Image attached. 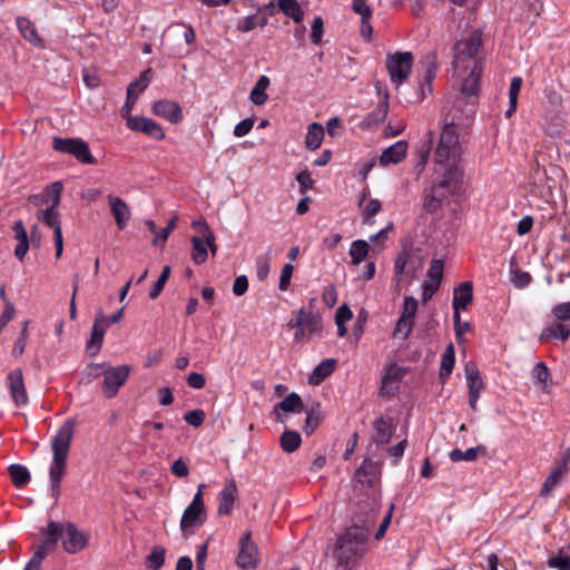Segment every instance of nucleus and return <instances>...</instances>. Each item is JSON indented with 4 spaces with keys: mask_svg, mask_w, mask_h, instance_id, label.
I'll list each match as a JSON object with an SVG mask.
<instances>
[{
    "mask_svg": "<svg viewBox=\"0 0 570 570\" xmlns=\"http://www.w3.org/2000/svg\"><path fill=\"white\" fill-rule=\"evenodd\" d=\"M42 534L48 538L37 548L23 570H40L42 561L48 553V547L56 546L58 540L61 541L63 550L69 554L82 551L89 543V535L71 522L59 523L50 521L47 529L42 531Z\"/></svg>",
    "mask_w": 570,
    "mask_h": 570,
    "instance_id": "obj_1",
    "label": "nucleus"
},
{
    "mask_svg": "<svg viewBox=\"0 0 570 570\" xmlns=\"http://www.w3.org/2000/svg\"><path fill=\"white\" fill-rule=\"evenodd\" d=\"M482 45L481 33L472 32L455 46V57L453 61L454 73L463 78L469 71L462 83V92L465 96H472L476 92L481 76V61L476 53Z\"/></svg>",
    "mask_w": 570,
    "mask_h": 570,
    "instance_id": "obj_2",
    "label": "nucleus"
},
{
    "mask_svg": "<svg viewBox=\"0 0 570 570\" xmlns=\"http://www.w3.org/2000/svg\"><path fill=\"white\" fill-rule=\"evenodd\" d=\"M76 421L66 420L51 440L52 461L49 468L50 495L55 501L60 495V482L66 472L68 452L75 434Z\"/></svg>",
    "mask_w": 570,
    "mask_h": 570,
    "instance_id": "obj_3",
    "label": "nucleus"
},
{
    "mask_svg": "<svg viewBox=\"0 0 570 570\" xmlns=\"http://www.w3.org/2000/svg\"><path fill=\"white\" fill-rule=\"evenodd\" d=\"M367 538L368 529L358 525H352L341 534L333 549L337 567L353 569L366 552Z\"/></svg>",
    "mask_w": 570,
    "mask_h": 570,
    "instance_id": "obj_4",
    "label": "nucleus"
},
{
    "mask_svg": "<svg viewBox=\"0 0 570 570\" xmlns=\"http://www.w3.org/2000/svg\"><path fill=\"white\" fill-rule=\"evenodd\" d=\"M462 156V147L459 140V129L453 124L444 125L439 144L434 151V163L443 174L462 178L459 167Z\"/></svg>",
    "mask_w": 570,
    "mask_h": 570,
    "instance_id": "obj_5",
    "label": "nucleus"
},
{
    "mask_svg": "<svg viewBox=\"0 0 570 570\" xmlns=\"http://www.w3.org/2000/svg\"><path fill=\"white\" fill-rule=\"evenodd\" d=\"M462 178L443 174L439 184L432 185L424 190L423 208L429 213H434L448 203L449 198L458 194L461 189Z\"/></svg>",
    "mask_w": 570,
    "mask_h": 570,
    "instance_id": "obj_6",
    "label": "nucleus"
},
{
    "mask_svg": "<svg viewBox=\"0 0 570 570\" xmlns=\"http://www.w3.org/2000/svg\"><path fill=\"white\" fill-rule=\"evenodd\" d=\"M414 57L410 51L395 52L387 55L386 68L391 82L397 88L410 76L413 67Z\"/></svg>",
    "mask_w": 570,
    "mask_h": 570,
    "instance_id": "obj_7",
    "label": "nucleus"
},
{
    "mask_svg": "<svg viewBox=\"0 0 570 570\" xmlns=\"http://www.w3.org/2000/svg\"><path fill=\"white\" fill-rule=\"evenodd\" d=\"M131 372V367L127 364L118 366H106L104 370V381L101 390L106 397H115L120 387L126 383Z\"/></svg>",
    "mask_w": 570,
    "mask_h": 570,
    "instance_id": "obj_8",
    "label": "nucleus"
},
{
    "mask_svg": "<svg viewBox=\"0 0 570 570\" xmlns=\"http://www.w3.org/2000/svg\"><path fill=\"white\" fill-rule=\"evenodd\" d=\"M53 149L75 156L82 164H95L96 159L91 155L89 146L77 138H55Z\"/></svg>",
    "mask_w": 570,
    "mask_h": 570,
    "instance_id": "obj_9",
    "label": "nucleus"
},
{
    "mask_svg": "<svg viewBox=\"0 0 570 570\" xmlns=\"http://www.w3.org/2000/svg\"><path fill=\"white\" fill-rule=\"evenodd\" d=\"M421 63L423 69V78L419 82L417 92L412 99V102H421L432 94V83L438 70L436 56L433 52L426 55Z\"/></svg>",
    "mask_w": 570,
    "mask_h": 570,
    "instance_id": "obj_10",
    "label": "nucleus"
},
{
    "mask_svg": "<svg viewBox=\"0 0 570 570\" xmlns=\"http://www.w3.org/2000/svg\"><path fill=\"white\" fill-rule=\"evenodd\" d=\"M58 207L48 206L45 209H39L37 212V218L39 222H42L45 225L53 229V242L56 247V257L59 258L63 252V238L61 224L59 218Z\"/></svg>",
    "mask_w": 570,
    "mask_h": 570,
    "instance_id": "obj_11",
    "label": "nucleus"
},
{
    "mask_svg": "<svg viewBox=\"0 0 570 570\" xmlns=\"http://www.w3.org/2000/svg\"><path fill=\"white\" fill-rule=\"evenodd\" d=\"M206 520V510L204 504V499L200 493H195L191 502L185 509L181 520H180V529L181 531H186L187 529L199 527Z\"/></svg>",
    "mask_w": 570,
    "mask_h": 570,
    "instance_id": "obj_12",
    "label": "nucleus"
},
{
    "mask_svg": "<svg viewBox=\"0 0 570 570\" xmlns=\"http://www.w3.org/2000/svg\"><path fill=\"white\" fill-rule=\"evenodd\" d=\"M107 328H108V316H106L102 313V311H99L96 314V317H95V321L92 324L91 335L86 345L87 352L91 356L97 355L99 353V351L101 350Z\"/></svg>",
    "mask_w": 570,
    "mask_h": 570,
    "instance_id": "obj_13",
    "label": "nucleus"
},
{
    "mask_svg": "<svg viewBox=\"0 0 570 570\" xmlns=\"http://www.w3.org/2000/svg\"><path fill=\"white\" fill-rule=\"evenodd\" d=\"M258 563V549L252 540L250 532H246L239 539V552L237 564L242 569H253Z\"/></svg>",
    "mask_w": 570,
    "mask_h": 570,
    "instance_id": "obj_14",
    "label": "nucleus"
},
{
    "mask_svg": "<svg viewBox=\"0 0 570 570\" xmlns=\"http://www.w3.org/2000/svg\"><path fill=\"white\" fill-rule=\"evenodd\" d=\"M465 377L466 384L469 389V404L472 410H478V401L480 394L484 387L483 381L480 376L479 370L473 363H468L465 365Z\"/></svg>",
    "mask_w": 570,
    "mask_h": 570,
    "instance_id": "obj_15",
    "label": "nucleus"
},
{
    "mask_svg": "<svg viewBox=\"0 0 570 570\" xmlns=\"http://www.w3.org/2000/svg\"><path fill=\"white\" fill-rule=\"evenodd\" d=\"M7 384L14 404L17 406L26 405L28 403V394L24 386L23 374L20 368L12 370L8 373Z\"/></svg>",
    "mask_w": 570,
    "mask_h": 570,
    "instance_id": "obj_16",
    "label": "nucleus"
},
{
    "mask_svg": "<svg viewBox=\"0 0 570 570\" xmlns=\"http://www.w3.org/2000/svg\"><path fill=\"white\" fill-rule=\"evenodd\" d=\"M107 200L118 229H125L131 218V212L128 204L119 196L112 194L107 196Z\"/></svg>",
    "mask_w": 570,
    "mask_h": 570,
    "instance_id": "obj_17",
    "label": "nucleus"
},
{
    "mask_svg": "<svg viewBox=\"0 0 570 570\" xmlns=\"http://www.w3.org/2000/svg\"><path fill=\"white\" fill-rule=\"evenodd\" d=\"M151 111L159 117L165 118L170 124H178L183 118L180 106L173 100H157L151 106Z\"/></svg>",
    "mask_w": 570,
    "mask_h": 570,
    "instance_id": "obj_18",
    "label": "nucleus"
},
{
    "mask_svg": "<svg viewBox=\"0 0 570 570\" xmlns=\"http://www.w3.org/2000/svg\"><path fill=\"white\" fill-rule=\"evenodd\" d=\"M193 252L191 259L195 264H203L208 257L207 249L209 248L213 255L217 253V245L215 243V236H212V240L207 239V236H194L191 238Z\"/></svg>",
    "mask_w": 570,
    "mask_h": 570,
    "instance_id": "obj_19",
    "label": "nucleus"
},
{
    "mask_svg": "<svg viewBox=\"0 0 570 570\" xmlns=\"http://www.w3.org/2000/svg\"><path fill=\"white\" fill-rule=\"evenodd\" d=\"M237 495V485L233 479L226 480L224 488L218 493V513L227 515L233 511Z\"/></svg>",
    "mask_w": 570,
    "mask_h": 570,
    "instance_id": "obj_20",
    "label": "nucleus"
},
{
    "mask_svg": "<svg viewBox=\"0 0 570 570\" xmlns=\"http://www.w3.org/2000/svg\"><path fill=\"white\" fill-rule=\"evenodd\" d=\"M409 144L405 140H399L392 146L383 150L380 156V165L386 166L390 164H397L406 156Z\"/></svg>",
    "mask_w": 570,
    "mask_h": 570,
    "instance_id": "obj_21",
    "label": "nucleus"
},
{
    "mask_svg": "<svg viewBox=\"0 0 570 570\" xmlns=\"http://www.w3.org/2000/svg\"><path fill=\"white\" fill-rule=\"evenodd\" d=\"M389 114V92L385 90L383 94V99L377 104L375 109L370 112L366 118L363 120L362 125L365 128L376 127L380 124L384 122Z\"/></svg>",
    "mask_w": 570,
    "mask_h": 570,
    "instance_id": "obj_22",
    "label": "nucleus"
},
{
    "mask_svg": "<svg viewBox=\"0 0 570 570\" xmlns=\"http://www.w3.org/2000/svg\"><path fill=\"white\" fill-rule=\"evenodd\" d=\"M14 232V238L18 242L14 248V256L22 262L29 249V238L26 227L21 220L14 223L12 227Z\"/></svg>",
    "mask_w": 570,
    "mask_h": 570,
    "instance_id": "obj_23",
    "label": "nucleus"
},
{
    "mask_svg": "<svg viewBox=\"0 0 570 570\" xmlns=\"http://www.w3.org/2000/svg\"><path fill=\"white\" fill-rule=\"evenodd\" d=\"M303 410V402L301 396L297 393L288 394L282 402H279L275 407L274 412L277 416V420H281L279 412L284 413H301Z\"/></svg>",
    "mask_w": 570,
    "mask_h": 570,
    "instance_id": "obj_24",
    "label": "nucleus"
},
{
    "mask_svg": "<svg viewBox=\"0 0 570 570\" xmlns=\"http://www.w3.org/2000/svg\"><path fill=\"white\" fill-rule=\"evenodd\" d=\"M317 323L318 322L312 312L306 311L305 308H301L298 311L295 324L291 322L288 325L297 326L299 328V332H302V334H306V333H313L314 331H316Z\"/></svg>",
    "mask_w": 570,
    "mask_h": 570,
    "instance_id": "obj_25",
    "label": "nucleus"
},
{
    "mask_svg": "<svg viewBox=\"0 0 570 570\" xmlns=\"http://www.w3.org/2000/svg\"><path fill=\"white\" fill-rule=\"evenodd\" d=\"M472 284L470 282H463L454 291L453 295V309H464L471 303Z\"/></svg>",
    "mask_w": 570,
    "mask_h": 570,
    "instance_id": "obj_26",
    "label": "nucleus"
},
{
    "mask_svg": "<svg viewBox=\"0 0 570 570\" xmlns=\"http://www.w3.org/2000/svg\"><path fill=\"white\" fill-rule=\"evenodd\" d=\"M324 139V127L318 122H312L307 126L305 136V147L308 150H316L321 147Z\"/></svg>",
    "mask_w": 570,
    "mask_h": 570,
    "instance_id": "obj_27",
    "label": "nucleus"
},
{
    "mask_svg": "<svg viewBox=\"0 0 570 570\" xmlns=\"http://www.w3.org/2000/svg\"><path fill=\"white\" fill-rule=\"evenodd\" d=\"M334 358H326L322 361L311 373L308 382L313 385L321 384L327 376L332 374L335 367Z\"/></svg>",
    "mask_w": 570,
    "mask_h": 570,
    "instance_id": "obj_28",
    "label": "nucleus"
},
{
    "mask_svg": "<svg viewBox=\"0 0 570 570\" xmlns=\"http://www.w3.org/2000/svg\"><path fill=\"white\" fill-rule=\"evenodd\" d=\"M568 470L569 468L566 462L557 466L546 479L541 490V495H549L552 490L560 483L562 478L567 474Z\"/></svg>",
    "mask_w": 570,
    "mask_h": 570,
    "instance_id": "obj_29",
    "label": "nucleus"
},
{
    "mask_svg": "<svg viewBox=\"0 0 570 570\" xmlns=\"http://www.w3.org/2000/svg\"><path fill=\"white\" fill-rule=\"evenodd\" d=\"M17 26L22 37L35 46H41L42 39L37 32L35 24L27 18H17Z\"/></svg>",
    "mask_w": 570,
    "mask_h": 570,
    "instance_id": "obj_30",
    "label": "nucleus"
},
{
    "mask_svg": "<svg viewBox=\"0 0 570 570\" xmlns=\"http://www.w3.org/2000/svg\"><path fill=\"white\" fill-rule=\"evenodd\" d=\"M379 474V468L370 459L364 460L363 464L356 470L355 476L360 483L371 484Z\"/></svg>",
    "mask_w": 570,
    "mask_h": 570,
    "instance_id": "obj_31",
    "label": "nucleus"
},
{
    "mask_svg": "<svg viewBox=\"0 0 570 570\" xmlns=\"http://www.w3.org/2000/svg\"><path fill=\"white\" fill-rule=\"evenodd\" d=\"M269 83L271 81L267 76H261L258 78L249 95V99L254 105L262 106L267 101L268 96L266 94V89Z\"/></svg>",
    "mask_w": 570,
    "mask_h": 570,
    "instance_id": "obj_32",
    "label": "nucleus"
},
{
    "mask_svg": "<svg viewBox=\"0 0 570 570\" xmlns=\"http://www.w3.org/2000/svg\"><path fill=\"white\" fill-rule=\"evenodd\" d=\"M531 376L542 391L550 390L551 376L546 363L538 362L531 371Z\"/></svg>",
    "mask_w": 570,
    "mask_h": 570,
    "instance_id": "obj_33",
    "label": "nucleus"
},
{
    "mask_svg": "<svg viewBox=\"0 0 570 570\" xmlns=\"http://www.w3.org/2000/svg\"><path fill=\"white\" fill-rule=\"evenodd\" d=\"M277 4L282 12L295 22L303 20L304 11L296 0H277Z\"/></svg>",
    "mask_w": 570,
    "mask_h": 570,
    "instance_id": "obj_34",
    "label": "nucleus"
},
{
    "mask_svg": "<svg viewBox=\"0 0 570 570\" xmlns=\"http://www.w3.org/2000/svg\"><path fill=\"white\" fill-rule=\"evenodd\" d=\"M402 368L395 364H391L386 367L384 376L382 379V391L389 392L394 389V385L402 379Z\"/></svg>",
    "mask_w": 570,
    "mask_h": 570,
    "instance_id": "obj_35",
    "label": "nucleus"
},
{
    "mask_svg": "<svg viewBox=\"0 0 570 570\" xmlns=\"http://www.w3.org/2000/svg\"><path fill=\"white\" fill-rule=\"evenodd\" d=\"M428 276L431 282L425 285V289H430L433 293L439 288L443 276V262L441 259H434L431 263Z\"/></svg>",
    "mask_w": 570,
    "mask_h": 570,
    "instance_id": "obj_36",
    "label": "nucleus"
},
{
    "mask_svg": "<svg viewBox=\"0 0 570 570\" xmlns=\"http://www.w3.org/2000/svg\"><path fill=\"white\" fill-rule=\"evenodd\" d=\"M373 430V439L377 444H385L390 441L392 428L389 422L383 419H377L374 422Z\"/></svg>",
    "mask_w": 570,
    "mask_h": 570,
    "instance_id": "obj_37",
    "label": "nucleus"
},
{
    "mask_svg": "<svg viewBox=\"0 0 570 570\" xmlns=\"http://www.w3.org/2000/svg\"><path fill=\"white\" fill-rule=\"evenodd\" d=\"M522 78L513 77L511 79L510 88H509V108L505 111V117L510 118L517 109L518 97L522 87Z\"/></svg>",
    "mask_w": 570,
    "mask_h": 570,
    "instance_id": "obj_38",
    "label": "nucleus"
},
{
    "mask_svg": "<svg viewBox=\"0 0 570 570\" xmlns=\"http://www.w3.org/2000/svg\"><path fill=\"white\" fill-rule=\"evenodd\" d=\"M370 246L367 242L363 239L354 240L350 247L351 263L353 265L361 264L367 256Z\"/></svg>",
    "mask_w": 570,
    "mask_h": 570,
    "instance_id": "obj_39",
    "label": "nucleus"
},
{
    "mask_svg": "<svg viewBox=\"0 0 570 570\" xmlns=\"http://www.w3.org/2000/svg\"><path fill=\"white\" fill-rule=\"evenodd\" d=\"M302 443L301 434L296 431H285L281 436V448L287 453L295 452Z\"/></svg>",
    "mask_w": 570,
    "mask_h": 570,
    "instance_id": "obj_40",
    "label": "nucleus"
},
{
    "mask_svg": "<svg viewBox=\"0 0 570 570\" xmlns=\"http://www.w3.org/2000/svg\"><path fill=\"white\" fill-rule=\"evenodd\" d=\"M454 362H455L454 347L452 344H450L445 348V351L442 355V360H441L440 377L443 381L446 380L451 375L453 366H454Z\"/></svg>",
    "mask_w": 570,
    "mask_h": 570,
    "instance_id": "obj_41",
    "label": "nucleus"
},
{
    "mask_svg": "<svg viewBox=\"0 0 570 570\" xmlns=\"http://www.w3.org/2000/svg\"><path fill=\"white\" fill-rule=\"evenodd\" d=\"M149 73H150V70L147 69L145 71H142L139 76L138 79H136L135 81H132L128 89H127V94L129 96V98H134V99H137L138 96L145 91V89L148 87L149 85Z\"/></svg>",
    "mask_w": 570,
    "mask_h": 570,
    "instance_id": "obj_42",
    "label": "nucleus"
},
{
    "mask_svg": "<svg viewBox=\"0 0 570 570\" xmlns=\"http://www.w3.org/2000/svg\"><path fill=\"white\" fill-rule=\"evenodd\" d=\"M11 480L16 487L26 485L30 480L29 470L21 464H12L9 466Z\"/></svg>",
    "mask_w": 570,
    "mask_h": 570,
    "instance_id": "obj_43",
    "label": "nucleus"
},
{
    "mask_svg": "<svg viewBox=\"0 0 570 570\" xmlns=\"http://www.w3.org/2000/svg\"><path fill=\"white\" fill-rule=\"evenodd\" d=\"M62 184L55 181L43 190V197L49 206L58 207L61 199Z\"/></svg>",
    "mask_w": 570,
    "mask_h": 570,
    "instance_id": "obj_44",
    "label": "nucleus"
},
{
    "mask_svg": "<svg viewBox=\"0 0 570 570\" xmlns=\"http://www.w3.org/2000/svg\"><path fill=\"white\" fill-rule=\"evenodd\" d=\"M480 448H470L465 451L454 449L450 452V459L453 462L466 461L472 462L478 459Z\"/></svg>",
    "mask_w": 570,
    "mask_h": 570,
    "instance_id": "obj_45",
    "label": "nucleus"
},
{
    "mask_svg": "<svg viewBox=\"0 0 570 570\" xmlns=\"http://www.w3.org/2000/svg\"><path fill=\"white\" fill-rule=\"evenodd\" d=\"M165 549L163 547H155L147 558V566L153 570H159L165 562Z\"/></svg>",
    "mask_w": 570,
    "mask_h": 570,
    "instance_id": "obj_46",
    "label": "nucleus"
},
{
    "mask_svg": "<svg viewBox=\"0 0 570 570\" xmlns=\"http://www.w3.org/2000/svg\"><path fill=\"white\" fill-rule=\"evenodd\" d=\"M511 283L518 288H524L531 283V275L528 272H523L518 267L511 268Z\"/></svg>",
    "mask_w": 570,
    "mask_h": 570,
    "instance_id": "obj_47",
    "label": "nucleus"
},
{
    "mask_svg": "<svg viewBox=\"0 0 570 570\" xmlns=\"http://www.w3.org/2000/svg\"><path fill=\"white\" fill-rule=\"evenodd\" d=\"M546 335L561 341H567L570 336V327L562 323H556L546 330Z\"/></svg>",
    "mask_w": 570,
    "mask_h": 570,
    "instance_id": "obj_48",
    "label": "nucleus"
},
{
    "mask_svg": "<svg viewBox=\"0 0 570 570\" xmlns=\"http://www.w3.org/2000/svg\"><path fill=\"white\" fill-rule=\"evenodd\" d=\"M140 132L156 140H163L165 138V131L161 126L150 118H148L147 124L140 128Z\"/></svg>",
    "mask_w": 570,
    "mask_h": 570,
    "instance_id": "obj_49",
    "label": "nucleus"
},
{
    "mask_svg": "<svg viewBox=\"0 0 570 570\" xmlns=\"http://www.w3.org/2000/svg\"><path fill=\"white\" fill-rule=\"evenodd\" d=\"M419 303L412 296H405L403 301V307L400 317L414 322Z\"/></svg>",
    "mask_w": 570,
    "mask_h": 570,
    "instance_id": "obj_50",
    "label": "nucleus"
},
{
    "mask_svg": "<svg viewBox=\"0 0 570 570\" xmlns=\"http://www.w3.org/2000/svg\"><path fill=\"white\" fill-rule=\"evenodd\" d=\"M414 322L399 317L396 326L393 331V337L406 340L413 328Z\"/></svg>",
    "mask_w": 570,
    "mask_h": 570,
    "instance_id": "obj_51",
    "label": "nucleus"
},
{
    "mask_svg": "<svg viewBox=\"0 0 570 570\" xmlns=\"http://www.w3.org/2000/svg\"><path fill=\"white\" fill-rule=\"evenodd\" d=\"M169 275H170V267L165 266L159 278L157 279V282L154 284V286L151 287V289L149 292V297L151 299H155L160 295L166 282L168 281Z\"/></svg>",
    "mask_w": 570,
    "mask_h": 570,
    "instance_id": "obj_52",
    "label": "nucleus"
},
{
    "mask_svg": "<svg viewBox=\"0 0 570 570\" xmlns=\"http://www.w3.org/2000/svg\"><path fill=\"white\" fill-rule=\"evenodd\" d=\"M205 417V412L199 409L189 411L184 415V420L186 421V423L194 428H199L204 423Z\"/></svg>",
    "mask_w": 570,
    "mask_h": 570,
    "instance_id": "obj_53",
    "label": "nucleus"
},
{
    "mask_svg": "<svg viewBox=\"0 0 570 570\" xmlns=\"http://www.w3.org/2000/svg\"><path fill=\"white\" fill-rule=\"evenodd\" d=\"M321 423V414L317 411L311 410L307 412L305 420V432L312 434Z\"/></svg>",
    "mask_w": 570,
    "mask_h": 570,
    "instance_id": "obj_54",
    "label": "nucleus"
},
{
    "mask_svg": "<svg viewBox=\"0 0 570 570\" xmlns=\"http://www.w3.org/2000/svg\"><path fill=\"white\" fill-rule=\"evenodd\" d=\"M293 272H294V266L292 264L287 263L283 266L282 272H281V277H279V285H278L281 291L288 289V287L291 285Z\"/></svg>",
    "mask_w": 570,
    "mask_h": 570,
    "instance_id": "obj_55",
    "label": "nucleus"
},
{
    "mask_svg": "<svg viewBox=\"0 0 570 570\" xmlns=\"http://www.w3.org/2000/svg\"><path fill=\"white\" fill-rule=\"evenodd\" d=\"M257 27V16H247L237 21L236 28L242 32H249Z\"/></svg>",
    "mask_w": 570,
    "mask_h": 570,
    "instance_id": "obj_56",
    "label": "nucleus"
},
{
    "mask_svg": "<svg viewBox=\"0 0 570 570\" xmlns=\"http://www.w3.org/2000/svg\"><path fill=\"white\" fill-rule=\"evenodd\" d=\"M548 566L557 570H570V557L558 556L548 560Z\"/></svg>",
    "mask_w": 570,
    "mask_h": 570,
    "instance_id": "obj_57",
    "label": "nucleus"
},
{
    "mask_svg": "<svg viewBox=\"0 0 570 570\" xmlns=\"http://www.w3.org/2000/svg\"><path fill=\"white\" fill-rule=\"evenodd\" d=\"M352 9L361 18H372V10L366 3V0H353Z\"/></svg>",
    "mask_w": 570,
    "mask_h": 570,
    "instance_id": "obj_58",
    "label": "nucleus"
},
{
    "mask_svg": "<svg viewBox=\"0 0 570 570\" xmlns=\"http://www.w3.org/2000/svg\"><path fill=\"white\" fill-rule=\"evenodd\" d=\"M409 258H410L409 250L403 249L402 252L399 253V255L395 259V263H394L395 274L397 276H401L404 274Z\"/></svg>",
    "mask_w": 570,
    "mask_h": 570,
    "instance_id": "obj_59",
    "label": "nucleus"
},
{
    "mask_svg": "<svg viewBox=\"0 0 570 570\" xmlns=\"http://www.w3.org/2000/svg\"><path fill=\"white\" fill-rule=\"evenodd\" d=\"M381 202L379 199H371L363 209V217L366 222L372 219L381 210Z\"/></svg>",
    "mask_w": 570,
    "mask_h": 570,
    "instance_id": "obj_60",
    "label": "nucleus"
},
{
    "mask_svg": "<svg viewBox=\"0 0 570 570\" xmlns=\"http://www.w3.org/2000/svg\"><path fill=\"white\" fill-rule=\"evenodd\" d=\"M106 368L105 364L99 363H90L87 365L85 370V374L88 382H91L92 380L97 379L98 376H104V370Z\"/></svg>",
    "mask_w": 570,
    "mask_h": 570,
    "instance_id": "obj_61",
    "label": "nucleus"
},
{
    "mask_svg": "<svg viewBox=\"0 0 570 570\" xmlns=\"http://www.w3.org/2000/svg\"><path fill=\"white\" fill-rule=\"evenodd\" d=\"M552 314L557 320L568 321L570 320V302L557 304L552 308Z\"/></svg>",
    "mask_w": 570,
    "mask_h": 570,
    "instance_id": "obj_62",
    "label": "nucleus"
},
{
    "mask_svg": "<svg viewBox=\"0 0 570 570\" xmlns=\"http://www.w3.org/2000/svg\"><path fill=\"white\" fill-rule=\"evenodd\" d=\"M254 126V119L246 118L238 122L234 128V135L238 138L246 136Z\"/></svg>",
    "mask_w": 570,
    "mask_h": 570,
    "instance_id": "obj_63",
    "label": "nucleus"
},
{
    "mask_svg": "<svg viewBox=\"0 0 570 570\" xmlns=\"http://www.w3.org/2000/svg\"><path fill=\"white\" fill-rule=\"evenodd\" d=\"M248 289V279L245 275L237 276L233 284V293L236 296L244 295Z\"/></svg>",
    "mask_w": 570,
    "mask_h": 570,
    "instance_id": "obj_64",
    "label": "nucleus"
}]
</instances>
